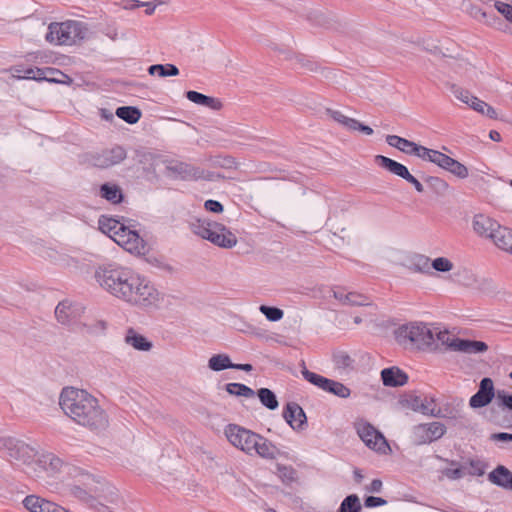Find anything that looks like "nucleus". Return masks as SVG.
<instances>
[{"label": "nucleus", "mask_w": 512, "mask_h": 512, "mask_svg": "<svg viewBox=\"0 0 512 512\" xmlns=\"http://www.w3.org/2000/svg\"><path fill=\"white\" fill-rule=\"evenodd\" d=\"M494 7L508 22L512 24V5L502 1H496Z\"/></svg>", "instance_id": "4d7b16f0"}, {"label": "nucleus", "mask_w": 512, "mask_h": 512, "mask_svg": "<svg viewBox=\"0 0 512 512\" xmlns=\"http://www.w3.org/2000/svg\"><path fill=\"white\" fill-rule=\"evenodd\" d=\"M283 418L294 430H303L307 424V417L302 407L295 403L289 402L283 410Z\"/></svg>", "instance_id": "dca6fc26"}, {"label": "nucleus", "mask_w": 512, "mask_h": 512, "mask_svg": "<svg viewBox=\"0 0 512 512\" xmlns=\"http://www.w3.org/2000/svg\"><path fill=\"white\" fill-rule=\"evenodd\" d=\"M438 166L460 179H465L469 175L468 168L464 164L460 163L459 161L451 158L450 156L444 153L440 159Z\"/></svg>", "instance_id": "5701e85b"}, {"label": "nucleus", "mask_w": 512, "mask_h": 512, "mask_svg": "<svg viewBox=\"0 0 512 512\" xmlns=\"http://www.w3.org/2000/svg\"><path fill=\"white\" fill-rule=\"evenodd\" d=\"M496 403L498 406L512 411V394H509L504 390H498L496 394Z\"/></svg>", "instance_id": "5fc2aeb1"}, {"label": "nucleus", "mask_w": 512, "mask_h": 512, "mask_svg": "<svg viewBox=\"0 0 512 512\" xmlns=\"http://www.w3.org/2000/svg\"><path fill=\"white\" fill-rule=\"evenodd\" d=\"M404 180L412 184L417 192L422 193L424 191L423 185L411 173Z\"/></svg>", "instance_id": "774afa93"}, {"label": "nucleus", "mask_w": 512, "mask_h": 512, "mask_svg": "<svg viewBox=\"0 0 512 512\" xmlns=\"http://www.w3.org/2000/svg\"><path fill=\"white\" fill-rule=\"evenodd\" d=\"M381 379L385 386L399 387L408 382V376L398 367L385 368L381 371Z\"/></svg>", "instance_id": "412c9836"}, {"label": "nucleus", "mask_w": 512, "mask_h": 512, "mask_svg": "<svg viewBox=\"0 0 512 512\" xmlns=\"http://www.w3.org/2000/svg\"><path fill=\"white\" fill-rule=\"evenodd\" d=\"M362 506L356 494L348 495L341 502L337 512H361Z\"/></svg>", "instance_id": "79ce46f5"}, {"label": "nucleus", "mask_w": 512, "mask_h": 512, "mask_svg": "<svg viewBox=\"0 0 512 512\" xmlns=\"http://www.w3.org/2000/svg\"><path fill=\"white\" fill-rule=\"evenodd\" d=\"M407 268L410 271L415 272V273H422V274H427V275L432 274L430 258L425 255H421V254L414 255L410 259L409 264L407 265Z\"/></svg>", "instance_id": "7c9ffc66"}, {"label": "nucleus", "mask_w": 512, "mask_h": 512, "mask_svg": "<svg viewBox=\"0 0 512 512\" xmlns=\"http://www.w3.org/2000/svg\"><path fill=\"white\" fill-rule=\"evenodd\" d=\"M148 73L159 77L177 76L179 69L174 64H154L148 68Z\"/></svg>", "instance_id": "e433bc0d"}, {"label": "nucleus", "mask_w": 512, "mask_h": 512, "mask_svg": "<svg viewBox=\"0 0 512 512\" xmlns=\"http://www.w3.org/2000/svg\"><path fill=\"white\" fill-rule=\"evenodd\" d=\"M382 481L380 479H374L368 487H366V490L370 493H379L382 490Z\"/></svg>", "instance_id": "338daca9"}, {"label": "nucleus", "mask_w": 512, "mask_h": 512, "mask_svg": "<svg viewBox=\"0 0 512 512\" xmlns=\"http://www.w3.org/2000/svg\"><path fill=\"white\" fill-rule=\"evenodd\" d=\"M224 432L235 448L249 456L258 455L265 459H275L279 454L278 448L272 442L242 426L229 424Z\"/></svg>", "instance_id": "f03ea898"}, {"label": "nucleus", "mask_w": 512, "mask_h": 512, "mask_svg": "<svg viewBox=\"0 0 512 512\" xmlns=\"http://www.w3.org/2000/svg\"><path fill=\"white\" fill-rule=\"evenodd\" d=\"M357 434L365 445L382 454L390 450L389 444L384 435L368 422H359L356 424Z\"/></svg>", "instance_id": "9d476101"}, {"label": "nucleus", "mask_w": 512, "mask_h": 512, "mask_svg": "<svg viewBox=\"0 0 512 512\" xmlns=\"http://www.w3.org/2000/svg\"><path fill=\"white\" fill-rule=\"evenodd\" d=\"M488 480L504 489L512 491V472L505 466L499 465L488 474Z\"/></svg>", "instance_id": "b1692460"}, {"label": "nucleus", "mask_w": 512, "mask_h": 512, "mask_svg": "<svg viewBox=\"0 0 512 512\" xmlns=\"http://www.w3.org/2000/svg\"><path fill=\"white\" fill-rule=\"evenodd\" d=\"M451 92L461 102H463L467 105L470 104V100L473 95L468 90H465L462 87H459L457 85H452Z\"/></svg>", "instance_id": "6e6d98bb"}, {"label": "nucleus", "mask_w": 512, "mask_h": 512, "mask_svg": "<svg viewBox=\"0 0 512 512\" xmlns=\"http://www.w3.org/2000/svg\"><path fill=\"white\" fill-rule=\"evenodd\" d=\"M495 396L492 379L485 377L480 381L478 391L470 398L472 408H482L488 405Z\"/></svg>", "instance_id": "2eb2a0df"}, {"label": "nucleus", "mask_w": 512, "mask_h": 512, "mask_svg": "<svg viewBox=\"0 0 512 512\" xmlns=\"http://www.w3.org/2000/svg\"><path fill=\"white\" fill-rule=\"evenodd\" d=\"M457 337H451L449 332L446 330H434V347L433 350L436 349V343L435 341L441 342L443 345H445L448 349L451 350V344L456 340Z\"/></svg>", "instance_id": "603ef678"}, {"label": "nucleus", "mask_w": 512, "mask_h": 512, "mask_svg": "<svg viewBox=\"0 0 512 512\" xmlns=\"http://www.w3.org/2000/svg\"><path fill=\"white\" fill-rule=\"evenodd\" d=\"M301 373L306 381L325 392L331 393L343 399L348 398L351 394V390L343 383L314 373L308 370L306 367L302 369Z\"/></svg>", "instance_id": "1a4fd4ad"}, {"label": "nucleus", "mask_w": 512, "mask_h": 512, "mask_svg": "<svg viewBox=\"0 0 512 512\" xmlns=\"http://www.w3.org/2000/svg\"><path fill=\"white\" fill-rule=\"evenodd\" d=\"M259 311L271 322L280 321L284 316L283 310L278 307L261 305Z\"/></svg>", "instance_id": "c03bdc74"}, {"label": "nucleus", "mask_w": 512, "mask_h": 512, "mask_svg": "<svg viewBox=\"0 0 512 512\" xmlns=\"http://www.w3.org/2000/svg\"><path fill=\"white\" fill-rule=\"evenodd\" d=\"M430 265L431 269L442 273L449 272L454 268L453 262L446 257H437L432 261L430 260Z\"/></svg>", "instance_id": "a18cd8bd"}, {"label": "nucleus", "mask_w": 512, "mask_h": 512, "mask_svg": "<svg viewBox=\"0 0 512 512\" xmlns=\"http://www.w3.org/2000/svg\"><path fill=\"white\" fill-rule=\"evenodd\" d=\"M23 504L30 512H50L56 509V505L50 501L35 495H29L23 500Z\"/></svg>", "instance_id": "bb28decb"}, {"label": "nucleus", "mask_w": 512, "mask_h": 512, "mask_svg": "<svg viewBox=\"0 0 512 512\" xmlns=\"http://www.w3.org/2000/svg\"><path fill=\"white\" fill-rule=\"evenodd\" d=\"M130 277L128 289L121 301L143 308L154 307L160 303L161 294L148 279L134 270Z\"/></svg>", "instance_id": "20e7f679"}, {"label": "nucleus", "mask_w": 512, "mask_h": 512, "mask_svg": "<svg viewBox=\"0 0 512 512\" xmlns=\"http://www.w3.org/2000/svg\"><path fill=\"white\" fill-rule=\"evenodd\" d=\"M208 367L211 370L218 372L232 368V362L227 354H216L209 359Z\"/></svg>", "instance_id": "4c0bfd02"}, {"label": "nucleus", "mask_w": 512, "mask_h": 512, "mask_svg": "<svg viewBox=\"0 0 512 512\" xmlns=\"http://www.w3.org/2000/svg\"><path fill=\"white\" fill-rule=\"evenodd\" d=\"M71 493L74 495V497L86 503L90 508L94 506V503H97V499L95 497L90 495L86 490L79 486H74L71 489Z\"/></svg>", "instance_id": "09e8293b"}, {"label": "nucleus", "mask_w": 512, "mask_h": 512, "mask_svg": "<svg viewBox=\"0 0 512 512\" xmlns=\"http://www.w3.org/2000/svg\"><path fill=\"white\" fill-rule=\"evenodd\" d=\"M168 169L172 171L173 173H177L179 175H184L190 172L189 165L179 162L174 165L168 166Z\"/></svg>", "instance_id": "680f3d73"}, {"label": "nucleus", "mask_w": 512, "mask_h": 512, "mask_svg": "<svg viewBox=\"0 0 512 512\" xmlns=\"http://www.w3.org/2000/svg\"><path fill=\"white\" fill-rule=\"evenodd\" d=\"M99 196L112 204H118L123 199L121 188L112 183L102 184L99 188Z\"/></svg>", "instance_id": "c756f323"}, {"label": "nucleus", "mask_w": 512, "mask_h": 512, "mask_svg": "<svg viewBox=\"0 0 512 512\" xmlns=\"http://www.w3.org/2000/svg\"><path fill=\"white\" fill-rule=\"evenodd\" d=\"M130 277L128 289L121 301L143 308L154 307L160 303L161 294L148 279L134 270Z\"/></svg>", "instance_id": "7ed1b4c3"}, {"label": "nucleus", "mask_w": 512, "mask_h": 512, "mask_svg": "<svg viewBox=\"0 0 512 512\" xmlns=\"http://www.w3.org/2000/svg\"><path fill=\"white\" fill-rule=\"evenodd\" d=\"M425 182L437 195L444 196L449 190V184L439 177L428 176L425 178Z\"/></svg>", "instance_id": "37998d69"}, {"label": "nucleus", "mask_w": 512, "mask_h": 512, "mask_svg": "<svg viewBox=\"0 0 512 512\" xmlns=\"http://www.w3.org/2000/svg\"><path fill=\"white\" fill-rule=\"evenodd\" d=\"M445 433L446 427L440 422L418 424L413 428V437L418 445L436 441Z\"/></svg>", "instance_id": "ddd939ff"}, {"label": "nucleus", "mask_w": 512, "mask_h": 512, "mask_svg": "<svg viewBox=\"0 0 512 512\" xmlns=\"http://www.w3.org/2000/svg\"><path fill=\"white\" fill-rule=\"evenodd\" d=\"M87 28L83 22L66 20L51 22L45 35L47 42L58 46H72L85 38Z\"/></svg>", "instance_id": "423d86ee"}, {"label": "nucleus", "mask_w": 512, "mask_h": 512, "mask_svg": "<svg viewBox=\"0 0 512 512\" xmlns=\"http://www.w3.org/2000/svg\"><path fill=\"white\" fill-rule=\"evenodd\" d=\"M63 412L77 424L91 430H102L108 426V417L98 400L85 390L66 387L59 397Z\"/></svg>", "instance_id": "f257e3e1"}, {"label": "nucleus", "mask_w": 512, "mask_h": 512, "mask_svg": "<svg viewBox=\"0 0 512 512\" xmlns=\"http://www.w3.org/2000/svg\"><path fill=\"white\" fill-rule=\"evenodd\" d=\"M349 306H367L370 305L369 298L357 292L347 293V303Z\"/></svg>", "instance_id": "8fccbe9b"}, {"label": "nucleus", "mask_w": 512, "mask_h": 512, "mask_svg": "<svg viewBox=\"0 0 512 512\" xmlns=\"http://www.w3.org/2000/svg\"><path fill=\"white\" fill-rule=\"evenodd\" d=\"M115 242L129 252L140 253L144 248V241L139 234L124 225Z\"/></svg>", "instance_id": "f3484780"}, {"label": "nucleus", "mask_w": 512, "mask_h": 512, "mask_svg": "<svg viewBox=\"0 0 512 512\" xmlns=\"http://www.w3.org/2000/svg\"><path fill=\"white\" fill-rule=\"evenodd\" d=\"M127 156L126 150L119 145L100 152L89 154L87 161L94 167L107 169L121 163Z\"/></svg>", "instance_id": "9b49d317"}, {"label": "nucleus", "mask_w": 512, "mask_h": 512, "mask_svg": "<svg viewBox=\"0 0 512 512\" xmlns=\"http://www.w3.org/2000/svg\"><path fill=\"white\" fill-rule=\"evenodd\" d=\"M387 503V501L381 497H375V496H368L365 501L364 505L368 508H374L378 506H383Z\"/></svg>", "instance_id": "13d9d810"}, {"label": "nucleus", "mask_w": 512, "mask_h": 512, "mask_svg": "<svg viewBox=\"0 0 512 512\" xmlns=\"http://www.w3.org/2000/svg\"><path fill=\"white\" fill-rule=\"evenodd\" d=\"M82 312L83 309L79 305L69 300H63L55 308V317L60 324L71 325L81 316Z\"/></svg>", "instance_id": "4468645a"}, {"label": "nucleus", "mask_w": 512, "mask_h": 512, "mask_svg": "<svg viewBox=\"0 0 512 512\" xmlns=\"http://www.w3.org/2000/svg\"><path fill=\"white\" fill-rule=\"evenodd\" d=\"M186 97L189 101L195 104L208 107L215 111H218L223 107L222 102L218 98L207 96L197 91H187Z\"/></svg>", "instance_id": "393cba45"}, {"label": "nucleus", "mask_w": 512, "mask_h": 512, "mask_svg": "<svg viewBox=\"0 0 512 512\" xmlns=\"http://www.w3.org/2000/svg\"><path fill=\"white\" fill-rule=\"evenodd\" d=\"M486 104L487 103L485 101L473 95L468 106H470L473 110L481 114L482 112H484Z\"/></svg>", "instance_id": "bf43d9fd"}, {"label": "nucleus", "mask_w": 512, "mask_h": 512, "mask_svg": "<svg viewBox=\"0 0 512 512\" xmlns=\"http://www.w3.org/2000/svg\"><path fill=\"white\" fill-rule=\"evenodd\" d=\"M257 396L263 406L269 410H275L279 406V402L275 393L268 388H260L257 391Z\"/></svg>", "instance_id": "c9c22d12"}, {"label": "nucleus", "mask_w": 512, "mask_h": 512, "mask_svg": "<svg viewBox=\"0 0 512 512\" xmlns=\"http://www.w3.org/2000/svg\"><path fill=\"white\" fill-rule=\"evenodd\" d=\"M386 142L407 155H413L417 147V143L397 135H387Z\"/></svg>", "instance_id": "c85d7f7f"}, {"label": "nucleus", "mask_w": 512, "mask_h": 512, "mask_svg": "<svg viewBox=\"0 0 512 512\" xmlns=\"http://www.w3.org/2000/svg\"><path fill=\"white\" fill-rule=\"evenodd\" d=\"M271 48L274 50H278L277 45L275 44L271 45ZM279 52L285 55V59L291 60L293 62V67L295 69L300 70L303 73H313L317 72L319 69L318 64L305 55L295 54L283 49H279Z\"/></svg>", "instance_id": "a211bd4d"}, {"label": "nucleus", "mask_w": 512, "mask_h": 512, "mask_svg": "<svg viewBox=\"0 0 512 512\" xmlns=\"http://www.w3.org/2000/svg\"><path fill=\"white\" fill-rule=\"evenodd\" d=\"M133 270L115 264L100 266L95 271L97 283L113 297L122 300L126 293Z\"/></svg>", "instance_id": "39448f33"}, {"label": "nucleus", "mask_w": 512, "mask_h": 512, "mask_svg": "<svg viewBox=\"0 0 512 512\" xmlns=\"http://www.w3.org/2000/svg\"><path fill=\"white\" fill-rule=\"evenodd\" d=\"M328 113L333 120L347 128L348 130H351L352 126L355 124L354 118L347 117L340 111L328 110Z\"/></svg>", "instance_id": "3c124183"}, {"label": "nucleus", "mask_w": 512, "mask_h": 512, "mask_svg": "<svg viewBox=\"0 0 512 512\" xmlns=\"http://www.w3.org/2000/svg\"><path fill=\"white\" fill-rule=\"evenodd\" d=\"M333 362L336 369L342 372H348L352 370L354 366V360L348 353L344 351L335 352L333 354Z\"/></svg>", "instance_id": "f704fd0d"}, {"label": "nucleus", "mask_w": 512, "mask_h": 512, "mask_svg": "<svg viewBox=\"0 0 512 512\" xmlns=\"http://www.w3.org/2000/svg\"><path fill=\"white\" fill-rule=\"evenodd\" d=\"M499 225L498 222L483 214L475 215L473 219V229L481 237L492 239V234L497 231Z\"/></svg>", "instance_id": "aec40b11"}, {"label": "nucleus", "mask_w": 512, "mask_h": 512, "mask_svg": "<svg viewBox=\"0 0 512 512\" xmlns=\"http://www.w3.org/2000/svg\"><path fill=\"white\" fill-rule=\"evenodd\" d=\"M116 115L128 124H135L141 117V111L137 107L122 106L116 109Z\"/></svg>", "instance_id": "72a5a7b5"}, {"label": "nucleus", "mask_w": 512, "mask_h": 512, "mask_svg": "<svg viewBox=\"0 0 512 512\" xmlns=\"http://www.w3.org/2000/svg\"><path fill=\"white\" fill-rule=\"evenodd\" d=\"M125 343L139 351H149L152 348V343L146 337L137 333L133 328L127 330Z\"/></svg>", "instance_id": "cd10ccee"}, {"label": "nucleus", "mask_w": 512, "mask_h": 512, "mask_svg": "<svg viewBox=\"0 0 512 512\" xmlns=\"http://www.w3.org/2000/svg\"><path fill=\"white\" fill-rule=\"evenodd\" d=\"M413 409L415 411H420L424 415L434 417L437 405L433 398L425 397L424 400H420L419 398H415Z\"/></svg>", "instance_id": "58836bf2"}, {"label": "nucleus", "mask_w": 512, "mask_h": 512, "mask_svg": "<svg viewBox=\"0 0 512 512\" xmlns=\"http://www.w3.org/2000/svg\"><path fill=\"white\" fill-rule=\"evenodd\" d=\"M471 13L476 20L483 22L489 26L496 27L497 25L500 24V19L492 12H487L478 7H474L472 8Z\"/></svg>", "instance_id": "ea45409f"}, {"label": "nucleus", "mask_w": 512, "mask_h": 512, "mask_svg": "<svg viewBox=\"0 0 512 512\" xmlns=\"http://www.w3.org/2000/svg\"><path fill=\"white\" fill-rule=\"evenodd\" d=\"M460 409L450 407L445 405L443 407H437L435 411L434 417L437 418H447V419H457L460 417Z\"/></svg>", "instance_id": "de8ad7c7"}, {"label": "nucleus", "mask_w": 512, "mask_h": 512, "mask_svg": "<svg viewBox=\"0 0 512 512\" xmlns=\"http://www.w3.org/2000/svg\"><path fill=\"white\" fill-rule=\"evenodd\" d=\"M488 345L483 341L456 338L451 344V350L468 355L484 354L488 351Z\"/></svg>", "instance_id": "6ab92c4d"}, {"label": "nucleus", "mask_w": 512, "mask_h": 512, "mask_svg": "<svg viewBox=\"0 0 512 512\" xmlns=\"http://www.w3.org/2000/svg\"><path fill=\"white\" fill-rule=\"evenodd\" d=\"M277 472L284 483H292L297 479V472L291 466L277 465Z\"/></svg>", "instance_id": "49530a36"}, {"label": "nucleus", "mask_w": 512, "mask_h": 512, "mask_svg": "<svg viewBox=\"0 0 512 512\" xmlns=\"http://www.w3.org/2000/svg\"><path fill=\"white\" fill-rule=\"evenodd\" d=\"M204 207L206 210L214 213H221L223 211V205L216 200H207L205 201Z\"/></svg>", "instance_id": "052dcab7"}, {"label": "nucleus", "mask_w": 512, "mask_h": 512, "mask_svg": "<svg viewBox=\"0 0 512 512\" xmlns=\"http://www.w3.org/2000/svg\"><path fill=\"white\" fill-rule=\"evenodd\" d=\"M99 227L105 234H108L114 241L120 234L124 224L112 218L102 217L99 219Z\"/></svg>", "instance_id": "2f4dec72"}, {"label": "nucleus", "mask_w": 512, "mask_h": 512, "mask_svg": "<svg viewBox=\"0 0 512 512\" xmlns=\"http://www.w3.org/2000/svg\"><path fill=\"white\" fill-rule=\"evenodd\" d=\"M375 163L380 166L381 168L389 171L390 173L402 178V179H405L407 177V175H409V170L408 168L389 158V157H386V156H383V155H376L375 158Z\"/></svg>", "instance_id": "4be33fe9"}, {"label": "nucleus", "mask_w": 512, "mask_h": 512, "mask_svg": "<svg viewBox=\"0 0 512 512\" xmlns=\"http://www.w3.org/2000/svg\"><path fill=\"white\" fill-rule=\"evenodd\" d=\"M192 232L211 243L222 247L232 248L237 244V237L223 224L207 219H195L190 222Z\"/></svg>", "instance_id": "0eeeda50"}, {"label": "nucleus", "mask_w": 512, "mask_h": 512, "mask_svg": "<svg viewBox=\"0 0 512 512\" xmlns=\"http://www.w3.org/2000/svg\"><path fill=\"white\" fill-rule=\"evenodd\" d=\"M347 291L344 288L338 287L333 290V296L337 299L341 304L346 305L347 303Z\"/></svg>", "instance_id": "0e129e2a"}, {"label": "nucleus", "mask_w": 512, "mask_h": 512, "mask_svg": "<svg viewBox=\"0 0 512 512\" xmlns=\"http://www.w3.org/2000/svg\"><path fill=\"white\" fill-rule=\"evenodd\" d=\"M395 338L400 345H411L418 350H433L434 347V330L424 323H410L398 327Z\"/></svg>", "instance_id": "6e6552de"}, {"label": "nucleus", "mask_w": 512, "mask_h": 512, "mask_svg": "<svg viewBox=\"0 0 512 512\" xmlns=\"http://www.w3.org/2000/svg\"><path fill=\"white\" fill-rule=\"evenodd\" d=\"M494 244L511 254L512 252V229L499 225L497 231L492 234Z\"/></svg>", "instance_id": "a878e982"}, {"label": "nucleus", "mask_w": 512, "mask_h": 512, "mask_svg": "<svg viewBox=\"0 0 512 512\" xmlns=\"http://www.w3.org/2000/svg\"><path fill=\"white\" fill-rule=\"evenodd\" d=\"M354 123L355 124L352 126L351 131H359V132H362L365 135H372L373 134V129L371 127L360 123L356 119H355Z\"/></svg>", "instance_id": "e2e57ef3"}, {"label": "nucleus", "mask_w": 512, "mask_h": 512, "mask_svg": "<svg viewBox=\"0 0 512 512\" xmlns=\"http://www.w3.org/2000/svg\"><path fill=\"white\" fill-rule=\"evenodd\" d=\"M230 395L242 396L245 398H253L256 393L253 389L241 383H228L225 387Z\"/></svg>", "instance_id": "a19ab883"}, {"label": "nucleus", "mask_w": 512, "mask_h": 512, "mask_svg": "<svg viewBox=\"0 0 512 512\" xmlns=\"http://www.w3.org/2000/svg\"><path fill=\"white\" fill-rule=\"evenodd\" d=\"M347 291L344 288L338 287L333 290V296L337 299L341 304L346 305L347 303Z\"/></svg>", "instance_id": "69168bd1"}, {"label": "nucleus", "mask_w": 512, "mask_h": 512, "mask_svg": "<svg viewBox=\"0 0 512 512\" xmlns=\"http://www.w3.org/2000/svg\"><path fill=\"white\" fill-rule=\"evenodd\" d=\"M413 155L417 156L422 160L434 163L438 166L443 153L438 150L430 149L420 144H417L416 150Z\"/></svg>", "instance_id": "473e14b6"}, {"label": "nucleus", "mask_w": 512, "mask_h": 512, "mask_svg": "<svg viewBox=\"0 0 512 512\" xmlns=\"http://www.w3.org/2000/svg\"><path fill=\"white\" fill-rule=\"evenodd\" d=\"M1 442L11 459L22 462L24 464L32 462L37 454L35 448L21 440L8 437L3 438Z\"/></svg>", "instance_id": "f8f14e48"}, {"label": "nucleus", "mask_w": 512, "mask_h": 512, "mask_svg": "<svg viewBox=\"0 0 512 512\" xmlns=\"http://www.w3.org/2000/svg\"><path fill=\"white\" fill-rule=\"evenodd\" d=\"M86 333L91 335L103 334L106 330V322L103 320H94L89 324H83Z\"/></svg>", "instance_id": "864d4df0"}]
</instances>
